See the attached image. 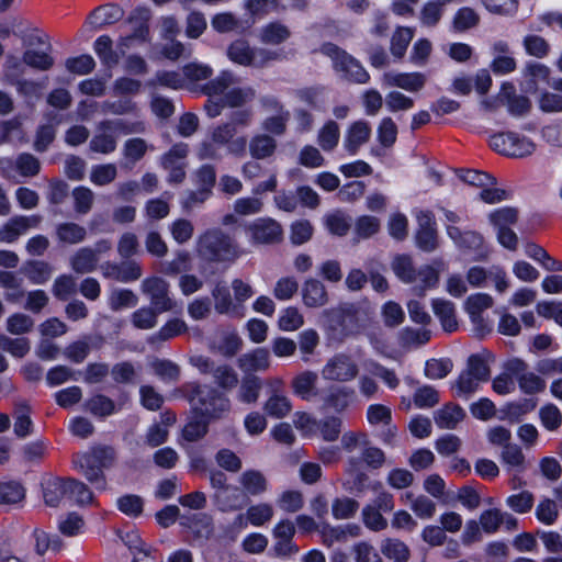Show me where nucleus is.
I'll list each match as a JSON object with an SVG mask.
<instances>
[{
  "instance_id": "obj_1",
  "label": "nucleus",
  "mask_w": 562,
  "mask_h": 562,
  "mask_svg": "<svg viewBox=\"0 0 562 562\" xmlns=\"http://www.w3.org/2000/svg\"><path fill=\"white\" fill-rule=\"evenodd\" d=\"M198 255L210 262H233L240 251L236 241L221 228H209L196 239Z\"/></svg>"
},
{
  "instance_id": "obj_2",
  "label": "nucleus",
  "mask_w": 562,
  "mask_h": 562,
  "mask_svg": "<svg viewBox=\"0 0 562 562\" xmlns=\"http://www.w3.org/2000/svg\"><path fill=\"white\" fill-rule=\"evenodd\" d=\"M238 78L231 71L224 70L217 77L202 87V92L210 98L223 95L224 105L228 108H241L251 102L256 91L251 87H234Z\"/></svg>"
},
{
  "instance_id": "obj_3",
  "label": "nucleus",
  "mask_w": 562,
  "mask_h": 562,
  "mask_svg": "<svg viewBox=\"0 0 562 562\" xmlns=\"http://www.w3.org/2000/svg\"><path fill=\"white\" fill-rule=\"evenodd\" d=\"M114 458L115 453L112 448L99 447L91 452L78 454L74 463L97 490L104 491L106 488V480L103 469L111 467Z\"/></svg>"
},
{
  "instance_id": "obj_4",
  "label": "nucleus",
  "mask_w": 562,
  "mask_h": 562,
  "mask_svg": "<svg viewBox=\"0 0 562 562\" xmlns=\"http://www.w3.org/2000/svg\"><path fill=\"white\" fill-rule=\"evenodd\" d=\"M143 130L142 123L127 124L123 120L101 121L89 143V148L93 153L109 155L116 149L119 134L139 133Z\"/></svg>"
},
{
  "instance_id": "obj_5",
  "label": "nucleus",
  "mask_w": 562,
  "mask_h": 562,
  "mask_svg": "<svg viewBox=\"0 0 562 562\" xmlns=\"http://www.w3.org/2000/svg\"><path fill=\"white\" fill-rule=\"evenodd\" d=\"M190 401L193 407L201 413L202 417L209 419L221 418L231 408L228 397L207 385L196 384L192 386Z\"/></svg>"
},
{
  "instance_id": "obj_6",
  "label": "nucleus",
  "mask_w": 562,
  "mask_h": 562,
  "mask_svg": "<svg viewBox=\"0 0 562 562\" xmlns=\"http://www.w3.org/2000/svg\"><path fill=\"white\" fill-rule=\"evenodd\" d=\"M228 58L241 66L265 67L271 61L282 60L284 55L279 50L251 48L248 42L237 40L227 49Z\"/></svg>"
},
{
  "instance_id": "obj_7",
  "label": "nucleus",
  "mask_w": 562,
  "mask_h": 562,
  "mask_svg": "<svg viewBox=\"0 0 562 562\" xmlns=\"http://www.w3.org/2000/svg\"><path fill=\"white\" fill-rule=\"evenodd\" d=\"M321 52L328 56L333 60L334 68L337 71L344 72L349 80L357 83H367L370 80V75L362 65L335 44H323Z\"/></svg>"
},
{
  "instance_id": "obj_8",
  "label": "nucleus",
  "mask_w": 562,
  "mask_h": 562,
  "mask_svg": "<svg viewBox=\"0 0 562 562\" xmlns=\"http://www.w3.org/2000/svg\"><path fill=\"white\" fill-rule=\"evenodd\" d=\"M360 372L357 360L347 352H337L327 359L321 370L322 378L329 382H351Z\"/></svg>"
},
{
  "instance_id": "obj_9",
  "label": "nucleus",
  "mask_w": 562,
  "mask_h": 562,
  "mask_svg": "<svg viewBox=\"0 0 562 562\" xmlns=\"http://www.w3.org/2000/svg\"><path fill=\"white\" fill-rule=\"evenodd\" d=\"M29 48L23 53V63L40 71L49 70L54 66L52 56V45L44 34L31 35L29 38Z\"/></svg>"
},
{
  "instance_id": "obj_10",
  "label": "nucleus",
  "mask_w": 562,
  "mask_h": 562,
  "mask_svg": "<svg viewBox=\"0 0 562 562\" xmlns=\"http://www.w3.org/2000/svg\"><path fill=\"white\" fill-rule=\"evenodd\" d=\"M504 368L514 376L524 394L533 395L544 391L546 381L530 371L528 363L522 359L513 358L505 363Z\"/></svg>"
},
{
  "instance_id": "obj_11",
  "label": "nucleus",
  "mask_w": 562,
  "mask_h": 562,
  "mask_svg": "<svg viewBox=\"0 0 562 562\" xmlns=\"http://www.w3.org/2000/svg\"><path fill=\"white\" fill-rule=\"evenodd\" d=\"M490 145L495 151L512 157H525L535 150V144L529 138L510 132L493 135Z\"/></svg>"
},
{
  "instance_id": "obj_12",
  "label": "nucleus",
  "mask_w": 562,
  "mask_h": 562,
  "mask_svg": "<svg viewBox=\"0 0 562 562\" xmlns=\"http://www.w3.org/2000/svg\"><path fill=\"white\" fill-rule=\"evenodd\" d=\"M140 290L157 312H168L175 306L169 296V283L159 277H149L142 281Z\"/></svg>"
},
{
  "instance_id": "obj_13",
  "label": "nucleus",
  "mask_w": 562,
  "mask_h": 562,
  "mask_svg": "<svg viewBox=\"0 0 562 562\" xmlns=\"http://www.w3.org/2000/svg\"><path fill=\"white\" fill-rule=\"evenodd\" d=\"M40 170V160L29 153H22L15 159L0 158V171L8 179H14L16 175L24 178L35 177Z\"/></svg>"
},
{
  "instance_id": "obj_14",
  "label": "nucleus",
  "mask_w": 562,
  "mask_h": 562,
  "mask_svg": "<svg viewBox=\"0 0 562 562\" xmlns=\"http://www.w3.org/2000/svg\"><path fill=\"white\" fill-rule=\"evenodd\" d=\"M252 243L255 244H273L282 239V227L273 218L261 217L252 221L246 226Z\"/></svg>"
},
{
  "instance_id": "obj_15",
  "label": "nucleus",
  "mask_w": 562,
  "mask_h": 562,
  "mask_svg": "<svg viewBox=\"0 0 562 562\" xmlns=\"http://www.w3.org/2000/svg\"><path fill=\"white\" fill-rule=\"evenodd\" d=\"M295 526L289 519L280 520L272 529L274 539L273 551L277 557L289 558L299 552V547L292 541Z\"/></svg>"
},
{
  "instance_id": "obj_16",
  "label": "nucleus",
  "mask_w": 562,
  "mask_h": 562,
  "mask_svg": "<svg viewBox=\"0 0 562 562\" xmlns=\"http://www.w3.org/2000/svg\"><path fill=\"white\" fill-rule=\"evenodd\" d=\"M43 217L38 214L16 215L11 217L0 229V239L3 243L12 244L29 229L37 228Z\"/></svg>"
},
{
  "instance_id": "obj_17",
  "label": "nucleus",
  "mask_w": 562,
  "mask_h": 562,
  "mask_svg": "<svg viewBox=\"0 0 562 562\" xmlns=\"http://www.w3.org/2000/svg\"><path fill=\"white\" fill-rule=\"evenodd\" d=\"M263 106L270 114L263 120L262 128L273 135H283L290 120V112L274 98L263 100Z\"/></svg>"
},
{
  "instance_id": "obj_18",
  "label": "nucleus",
  "mask_w": 562,
  "mask_h": 562,
  "mask_svg": "<svg viewBox=\"0 0 562 562\" xmlns=\"http://www.w3.org/2000/svg\"><path fill=\"white\" fill-rule=\"evenodd\" d=\"M427 77L423 72H398L387 71L384 72L381 82L384 87H396L408 92H417L425 87Z\"/></svg>"
},
{
  "instance_id": "obj_19",
  "label": "nucleus",
  "mask_w": 562,
  "mask_h": 562,
  "mask_svg": "<svg viewBox=\"0 0 562 562\" xmlns=\"http://www.w3.org/2000/svg\"><path fill=\"white\" fill-rule=\"evenodd\" d=\"M101 271L104 278L124 283L136 281L143 274V269L136 261H123L121 263L108 261L101 266Z\"/></svg>"
},
{
  "instance_id": "obj_20",
  "label": "nucleus",
  "mask_w": 562,
  "mask_h": 562,
  "mask_svg": "<svg viewBox=\"0 0 562 562\" xmlns=\"http://www.w3.org/2000/svg\"><path fill=\"white\" fill-rule=\"evenodd\" d=\"M211 294L214 300V308L217 314L238 318L244 317V312L238 311V306L236 305L234 297H232L229 289L225 282H216Z\"/></svg>"
},
{
  "instance_id": "obj_21",
  "label": "nucleus",
  "mask_w": 562,
  "mask_h": 562,
  "mask_svg": "<svg viewBox=\"0 0 562 562\" xmlns=\"http://www.w3.org/2000/svg\"><path fill=\"white\" fill-rule=\"evenodd\" d=\"M371 126L364 120H358L349 125L344 137V147L350 155H356L361 146L369 142Z\"/></svg>"
},
{
  "instance_id": "obj_22",
  "label": "nucleus",
  "mask_w": 562,
  "mask_h": 562,
  "mask_svg": "<svg viewBox=\"0 0 562 562\" xmlns=\"http://www.w3.org/2000/svg\"><path fill=\"white\" fill-rule=\"evenodd\" d=\"M362 528L358 524H346L340 526L323 525L321 535L323 543L331 547L335 542H347L349 539L358 538Z\"/></svg>"
},
{
  "instance_id": "obj_23",
  "label": "nucleus",
  "mask_w": 562,
  "mask_h": 562,
  "mask_svg": "<svg viewBox=\"0 0 562 562\" xmlns=\"http://www.w3.org/2000/svg\"><path fill=\"white\" fill-rule=\"evenodd\" d=\"M273 517V508L268 503H259L248 507L245 515H237L234 519V525L239 528H245L247 524L255 527L263 526L269 522Z\"/></svg>"
},
{
  "instance_id": "obj_24",
  "label": "nucleus",
  "mask_w": 562,
  "mask_h": 562,
  "mask_svg": "<svg viewBox=\"0 0 562 562\" xmlns=\"http://www.w3.org/2000/svg\"><path fill=\"white\" fill-rule=\"evenodd\" d=\"M301 293L303 304L310 308L323 307L329 300L326 286L314 278L305 280Z\"/></svg>"
},
{
  "instance_id": "obj_25",
  "label": "nucleus",
  "mask_w": 562,
  "mask_h": 562,
  "mask_svg": "<svg viewBox=\"0 0 562 562\" xmlns=\"http://www.w3.org/2000/svg\"><path fill=\"white\" fill-rule=\"evenodd\" d=\"M318 375L316 372L305 370L297 373L291 381V389L297 397L310 401L318 395L317 391Z\"/></svg>"
},
{
  "instance_id": "obj_26",
  "label": "nucleus",
  "mask_w": 562,
  "mask_h": 562,
  "mask_svg": "<svg viewBox=\"0 0 562 562\" xmlns=\"http://www.w3.org/2000/svg\"><path fill=\"white\" fill-rule=\"evenodd\" d=\"M292 33L285 24L273 21L262 25L258 31V40L261 44L278 46L285 43Z\"/></svg>"
},
{
  "instance_id": "obj_27",
  "label": "nucleus",
  "mask_w": 562,
  "mask_h": 562,
  "mask_svg": "<svg viewBox=\"0 0 562 562\" xmlns=\"http://www.w3.org/2000/svg\"><path fill=\"white\" fill-rule=\"evenodd\" d=\"M498 99L508 108L512 115L520 116L529 112L530 101L524 95H516L512 83L505 82L502 86Z\"/></svg>"
},
{
  "instance_id": "obj_28",
  "label": "nucleus",
  "mask_w": 562,
  "mask_h": 562,
  "mask_svg": "<svg viewBox=\"0 0 562 562\" xmlns=\"http://www.w3.org/2000/svg\"><path fill=\"white\" fill-rule=\"evenodd\" d=\"M238 367L245 373L265 371L270 367V355L265 348H257L238 358Z\"/></svg>"
},
{
  "instance_id": "obj_29",
  "label": "nucleus",
  "mask_w": 562,
  "mask_h": 562,
  "mask_svg": "<svg viewBox=\"0 0 562 562\" xmlns=\"http://www.w3.org/2000/svg\"><path fill=\"white\" fill-rule=\"evenodd\" d=\"M213 502L221 512H234L243 508L244 495L237 486H228L213 493Z\"/></svg>"
},
{
  "instance_id": "obj_30",
  "label": "nucleus",
  "mask_w": 562,
  "mask_h": 562,
  "mask_svg": "<svg viewBox=\"0 0 562 562\" xmlns=\"http://www.w3.org/2000/svg\"><path fill=\"white\" fill-rule=\"evenodd\" d=\"M243 340L235 329H226L212 341L211 348L222 356L233 357L241 348Z\"/></svg>"
},
{
  "instance_id": "obj_31",
  "label": "nucleus",
  "mask_w": 562,
  "mask_h": 562,
  "mask_svg": "<svg viewBox=\"0 0 562 562\" xmlns=\"http://www.w3.org/2000/svg\"><path fill=\"white\" fill-rule=\"evenodd\" d=\"M465 417L464 409L454 403H448L434 415L436 425L441 429H454Z\"/></svg>"
},
{
  "instance_id": "obj_32",
  "label": "nucleus",
  "mask_w": 562,
  "mask_h": 562,
  "mask_svg": "<svg viewBox=\"0 0 562 562\" xmlns=\"http://www.w3.org/2000/svg\"><path fill=\"white\" fill-rule=\"evenodd\" d=\"M123 16V10L116 4L101 5L93 10L88 19L87 23L94 29H101L103 26L113 24L121 20Z\"/></svg>"
},
{
  "instance_id": "obj_33",
  "label": "nucleus",
  "mask_w": 562,
  "mask_h": 562,
  "mask_svg": "<svg viewBox=\"0 0 562 562\" xmlns=\"http://www.w3.org/2000/svg\"><path fill=\"white\" fill-rule=\"evenodd\" d=\"M432 312L439 318L442 328L452 333L458 328L456 305L445 299H434L431 302Z\"/></svg>"
},
{
  "instance_id": "obj_34",
  "label": "nucleus",
  "mask_w": 562,
  "mask_h": 562,
  "mask_svg": "<svg viewBox=\"0 0 562 562\" xmlns=\"http://www.w3.org/2000/svg\"><path fill=\"white\" fill-rule=\"evenodd\" d=\"M87 234L86 227L75 222H63L55 228L56 239L61 245L80 244L86 239Z\"/></svg>"
},
{
  "instance_id": "obj_35",
  "label": "nucleus",
  "mask_w": 562,
  "mask_h": 562,
  "mask_svg": "<svg viewBox=\"0 0 562 562\" xmlns=\"http://www.w3.org/2000/svg\"><path fill=\"white\" fill-rule=\"evenodd\" d=\"M265 413L276 419L286 417L292 411V402L282 392H271L263 404Z\"/></svg>"
},
{
  "instance_id": "obj_36",
  "label": "nucleus",
  "mask_w": 562,
  "mask_h": 562,
  "mask_svg": "<svg viewBox=\"0 0 562 562\" xmlns=\"http://www.w3.org/2000/svg\"><path fill=\"white\" fill-rule=\"evenodd\" d=\"M99 258L92 247L79 248L70 258L71 269L80 274H86L94 271L98 267Z\"/></svg>"
},
{
  "instance_id": "obj_37",
  "label": "nucleus",
  "mask_w": 562,
  "mask_h": 562,
  "mask_svg": "<svg viewBox=\"0 0 562 562\" xmlns=\"http://www.w3.org/2000/svg\"><path fill=\"white\" fill-rule=\"evenodd\" d=\"M42 486L43 498L48 506L56 507L64 497H68V480L48 479Z\"/></svg>"
},
{
  "instance_id": "obj_38",
  "label": "nucleus",
  "mask_w": 562,
  "mask_h": 562,
  "mask_svg": "<svg viewBox=\"0 0 562 562\" xmlns=\"http://www.w3.org/2000/svg\"><path fill=\"white\" fill-rule=\"evenodd\" d=\"M277 149V140L267 134H257L249 142V154L255 159H267Z\"/></svg>"
},
{
  "instance_id": "obj_39",
  "label": "nucleus",
  "mask_w": 562,
  "mask_h": 562,
  "mask_svg": "<svg viewBox=\"0 0 562 562\" xmlns=\"http://www.w3.org/2000/svg\"><path fill=\"white\" fill-rule=\"evenodd\" d=\"M93 49L100 61L108 68H112L119 64L120 53L113 49V42L110 36H99L93 43Z\"/></svg>"
},
{
  "instance_id": "obj_40",
  "label": "nucleus",
  "mask_w": 562,
  "mask_h": 562,
  "mask_svg": "<svg viewBox=\"0 0 562 562\" xmlns=\"http://www.w3.org/2000/svg\"><path fill=\"white\" fill-rule=\"evenodd\" d=\"M239 483L244 491L249 495H260L268 490V481L265 475L257 470H247L239 476Z\"/></svg>"
},
{
  "instance_id": "obj_41",
  "label": "nucleus",
  "mask_w": 562,
  "mask_h": 562,
  "mask_svg": "<svg viewBox=\"0 0 562 562\" xmlns=\"http://www.w3.org/2000/svg\"><path fill=\"white\" fill-rule=\"evenodd\" d=\"M417 282H414L415 286L413 291L416 295L424 296L425 292L429 289H434L439 282V270L432 266L426 265L416 270Z\"/></svg>"
},
{
  "instance_id": "obj_42",
  "label": "nucleus",
  "mask_w": 562,
  "mask_h": 562,
  "mask_svg": "<svg viewBox=\"0 0 562 562\" xmlns=\"http://www.w3.org/2000/svg\"><path fill=\"white\" fill-rule=\"evenodd\" d=\"M189 154V146L186 143L175 144L167 153L160 158V166L162 169H175L179 167H187V157Z\"/></svg>"
},
{
  "instance_id": "obj_43",
  "label": "nucleus",
  "mask_w": 562,
  "mask_h": 562,
  "mask_svg": "<svg viewBox=\"0 0 562 562\" xmlns=\"http://www.w3.org/2000/svg\"><path fill=\"white\" fill-rule=\"evenodd\" d=\"M22 272L33 284H44L50 279L53 268L45 261L33 260L24 265Z\"/></svg>"
},
{
  "instance_id": "obj_44",
  "label": "nucleus",
  "mask_w": 562,
  "mask_h": 562,
  "mask_svg": "<svg viewBox=\"0 0 562 562\" xmlns=\"http://www.w3.org/2000/svg\"><path fill=\"white\" fill-rule=\"evenodd\" d=\"M537 400L532 397L510 402L502 409V413L504 414L503 418H506L512 423H517L522 416L532 412L537 407Z\"/></svg>"
},
{
  "instance_id": "obj_45",
  "label": "nucleus",
  "mask_w": 562,
  "mask_h": 562,
  "mask_svg": "<svg viewBox=\"0 0 562 562\" xmlns=\"http://www.w3.org/2000/svg\"><path fill=\"white\" fill-rule=\"evenodd\" d=\"M392 269L402 282H417L416 269L408 255H396L392 260Z\"/></svg>"
},
{
  "instance_id": "obj_46",
  "label": "nucleus",
  "mask_w": 562,
  "mask_h": 562,
  "mask_svg": "<svg viewBox=\"0 0 562 562\" xmlns=\"http://www.w3.org/2000/svg\"><path fill=\"white\" fill-rule=\"evenodd\" d=\"M340 128L335 121L326 122L318 131L317 143L325 151H331L339 143Z\"/></svg>"
},
{
  "instance_id": "obj_47",
  "label": "nucleus",
  "mask_w": 562,
  "mask_h": 562,
  "mask_svg": "<svg viewBox=\"0 0 562 562\" xmlns=\"http://www.w3.org/2000/svg\"><path fill=\"white\" fill-rule=\"evenodd\" d=\"M447 4H449V2L443 0L427 1L420 10V23L429 27L436 26L441 20L443 8Z\"/></svg>"
},
{
  "instance_id": "obj_48",
  "label": "nucleus",
  "mask_w": 562,
  "mask_h": 562,
  "mask_svg": "<svg viewBox=\"0 0 562 562\" xmlns=\"http://www.w3.org/2000/svg\"><path fill=\"white\" fill-rule=\"evenodd\" d=\"M480 22V15L470 7L460 8L453 15L452 30L458 33L475 27Z\"/></svg>"
},
{
  "instance_id": "obj_49",
  "label": "nucleus",
  "mask_w": 562,
  "mask_h": 562,
  "mask_svg": "<svg viewBox=\"0 0 562 562\" xmlns=\"http://www.w3.org/2000/svg\"><path fill=\"white\" fill-rule=\"evenodd\" d=\"M482 382L476 380L469 371L465 369L459 374L458 379L452 385V389L456 392L458 397L468 400L472 394L479 391Z\"/></svg>"
},
{
  "instance_id": "obj_50",
  "label": "nucleus",
  "mask_w": 562,
  "mask_h": 562,
  "mask_svg": "<svg viewBox=\"0 0 562 562\" xmlns=\"http://www.w3.org/2000/svg\"><path fill=\"white\" fill-rule=\"evenodd\" d=\"M0 349L14 358H23L31 349L30 340L25 337L12 338L0 334Z\"/></svg>"
},
{
  "instance_id": "obj_51",
  "label": "nucleus",
  "mask_w": 562,
  "mask_h": 562,
  "mask_svg": "<svg viewBox=\"0 0 562 562\" xmlns=\"http://www.w3.org/2000/svg\"><path fill=\"white\" fill-rule=\"evenodd\" d=\"M381 552L394 562H406L411 555L408 547L403 541L392 538L382 541Z\"/></svg>"
},
{
  "instance_id": "obj_52",
  "label": "nucleus",
  "mask_w": 562,
  "mask_h": 562,
  "mask_svg": "<svg viewBox=\"0 0 562 562\" xmlns=\"http://www.w3.org/2000/svg\"><path fill=\"white\" fill-rule=\"evenodd\" d=\"M465 370L482 383L487 382L491 375L487 356L482 353L471 355L468 358Z\"/></svg>"
},
{
  "instance_id": "obj_53",
  "label": "nucleus",
  "mask_w": 562,
  "mask_h": 562,
  "mask_svg": "<svg viewBox=\"0 0 562 562\" xmlns=\"http://www.w3.org/2000/svg\"><path fill=\"white\" fill-rule=\"evenodd\" d=\"M117 177V168L114 164L95 165L90 171V181L98 187L112 183Z\"/></svg>"
},
{
  "instance_id": "obj_54",
  "label": "nucleus",
  "mask_w": 562,
  "mask_h": 562,
  "mask_svg": "<svg viewBox=\"0 0 562 562\" xmlns=\"http://www.w3.org/2000/svg\"><path fill=\"white\" fill-rule=\"evenodd\" d=\"M86 409L94 416L105 417L115 412L114 402L102 394L90 397L86 404Z\"/></svg>"
},
{
  "instance_id": "obj_55",
  "label": "nucleus",
  "mask_w": 562,
  "mask_h": 562,
  "mask_svg": "<svg viewBox=\"0 0 562 562\" xmlns=\"http://www.w3.org/2000/svg\"><path fill=\"white\" fill-rule=\"evenodd\" d=\"M304 317L297 307L289 306L280 312L278 325L283 331H294L302 327Z\"/></svg>"
},
{
  "instance_id": "obj_56",
  "label": "nucleus",
  "mask_w": 562,
  "mask_h": 562,
  "mask_svg": "<svg viewBox=\"0 0 562 562\" xmlns=\"http://www.w3.org/2000/svg\"><path fill=\"white\" fill-rule=\"evenodd\" d=\"M380 220L372 215L359 216L353 225V232L359 239H367L380 231Z\"/></svg>"
},
{
  "instance_id": "obj_57",
  "label": "nucleus",
  "mask_w": 562,
  "mask_h": 562,
  "mask_svg": "<svg viewBox=\"0 0 562 562\" xmlns=\"http://www.w3.org/2000/svg\"><path fill=\"white\" fill-rule=\"evenodd\" d=\"M138 303V299L132 290L115 289L109 296V305L112 311H120L126 307H134Z\"/></svg>"
},
{
  "instance_id": "obj_58",
  "label": "nucleus",
  "mask_w": 562,
  "mask_h": 562,
  "mask_svg": "<svg viewBox=\"0 0 562 562\" xmlns=\"http://www.w3.org/2000/svg\"><path fill=\"white\" fill-rule=\"evenodd\" d=\"M261 382L258 376L244 378L238 391V400L246 404L256 403L259 398Z\"/></svg>"
},
{
  "instance_id": "obj_59",
  "label": "nucleus",
  "mask_w": 562,
  "mask_h": 562,
  "mask_svg": "<svg viewBox=\"0 0 562 562\" xmlns=\"http://www.w3.org/2000/svg\"><path fill=\"white\" fill-rule=\"evenodd\" d=\"M34 321L31 316L23 313H14L5 321V328L11 335L21 336L32 330Z\"/></svg>"
},
{
  "instance_id": "obj_60",
  "label": "nucleus",
  "mask_w": 562,
  "mask_h": 562,
  "mask_svg": "<svg viewBox=\"0 0 562 562\" xmlns=\"http://www.w3.org/2000/svg\"><path fill=\"white\" fill-rule=\"evenodd\" d=\"M359 503L350 497L336 498L331 504V514L335 519L344 520L355 516Z\"/></svg>"
},
{
  "instance_id": "obj_61",
  "label": "nucleus",
  "mask_w": 562,
  "mask_h": 562,
  "mask_svg": "<svg viewBox=\"0 0 562 562\" xmlns=\"http://www.w3.org/2000/svg\"><path fill=\"white\" fill-rule=\"evenodd\" d=\"M214 382L224 390H232L238 383V375L228 364H221L212 371Z\"/></svg>"
},
{
  "instance_id": "obj_62",
  "label": "nucleus",
  "mask_w": 562,
  "mask_h": 562,
  "mask_svg": "<svg viewBox=\"0 0 562 562\" xmlns=\"http://www.w3.org/2000/svg\"><path fill=\"white\" fill-rule=\"evenodd\" d=\"M325 225L333 235L344 236L350 228V218L344 212L335 211L325 216Z\"/></svg>"
},
{
  "instance_id": "obj_63",
  "label": "nucleus",
  "mask_w": 562,
  "mask_h": 562,
  "mask_svg": "<svg viewBox=\"0 0 562 562\" xmlns=\"http://www.w3.org/2000/svg\"><path fill=\"white\" fill-rule=\"evenodd\" d=\"M74 207L78 214H87L94 201V193L88 187H77L72 190Z\"/></svg>"
},
{
  "instance_id": "obj_64",
  "label": "nucleus",
  "mask_w": 562,
  "mask_h": 562,
  "mask_svg": "<svg viewBox=\"0 0 562 562\" xmlns=\"http://www.w3.org/2000/svg\"><path fill=\"white\" fill-rule=\"evenodd\" d=\"M77 291L76 279L70 274H61L54 281L52 292L55 297L66 301Z\"/></svg>"
}]
</instances>
